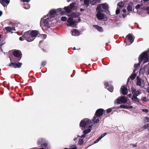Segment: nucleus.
<instances>
[{
	"instance_id": "obj_26",
	"label": "nucleus",
	"mask_w": 149,
	"mask_h": 149,
	"mask_svg": "<svg viewBox=\"0 0 149 149\" xmlns=\"http://www.w3.org/2000/svg\"><path fill=\"white\" fill-rule=\"evenodd\" d=\"M85 135H84L81 136L79 141V144L81 145L83 143L84 141L82 138L85 137Z\"/></svg>"
},
{
	"instance_id": "obj_31",
	"label": "nucleus",
	"mask_w": 149,
	"mask_h": 149,
	"mask_svg": "<svg viewBox=\"0 0 149 149\" xmlns=\"http://www.w3.org/2000/svg\"><path fill=\"white\" fill-rule=\"evenodd\" d=\"M146 68H142L140 70V72L143 73L144 72L146 71Z\"/></svg>"
},
{
	"instance_id": "obj_47",
	"label": "nucleus",
	"mask_w": 149,
	"mask_h": 149,
	"mask_svg": "<svg viewBox=\"0 0 149 149\" xmlns=\"http://www.w3.org/2000/svg\"><path fill=\"white\" fill-rule=\"evenodd\" d=\"M41 36L42 37H43L44 38H46V36L45 35V34H42V35Z\"/></svg>"
},
{
	"instance_id": "obj_56",
	"label": "nucleus",
	"mask_w": 149,
	"mask_h": 149,
	"mask_svg": "<svg viewBox=\"0 0 149 149\" xmlns=\"http://www.w3.org/2000/svg\"><path fill=\"white\" fill-rule=\"evenodd\" d=\"M122 15L124 17H125L126 16L125 14H123Z\"/></svg>"
},
{
	"instance_id": "obj_42",
	"label": "nucleus",
	"mask_w": 149,
	"mask_h": 149,
	"mask_svg": "<svg viewBox=\"0 0 149 149\" xmlns=\"http://www.w3.org/2000/svg\"><path fill=\"white\" fill-rule=\"evenodd\" d=\"M120 108H126L127 109V106L124 105H121L120 106Z\"/></svg>"
},
{
	"instance_id": "obj_20",
	"label": "nucleus",
	"mask_w": 149,
	"mask_h": 149,
	"mask_svg": "<svg viewBox=\"0 0 149 149\" xmlns=\"http://www.w3.org/2000/svg\"><path fill=\"white\" fill-rule=\"evenodd\" d=\"M72 35L73 36H78L79 34V31L76 29H74L72 30L71 31Z\"/></svg>"
},
{
	"instance_id": "obj_53",
	"label": "nucleus",
	"mask_w": 149,
	"mask_h": 149,
	"mask_svg": "<svg viewBox=\"0 0 149 149\" xmlns=\"http://www.w3.org/2000/svg\"><path fill=\"white\" fill-rule=\"evenodd\" d=\"M2 14V12L0 11V16H1Z\"/></svg>"
},
{
	"instance_id": "obj_11",
	"label": "nucleus",
	"mask_w": 149,
	"mask_h": 149,
	"mask_svg": "<svg viewBox=\"0 0 149 149\" xmlns=\"http://www.w3.org/2000/svg\"><path fill=\"white\" fill-rule=\"evenodd\" d=\"M126 38L127 40H128L130 42L128 43V45L131 44L133 42L134 37L131 34H129L127 36Z\"/></svg>"
},
{
	"instance_id": "obj_58",
	"label": "nucleus",
	"mask_w": 149,
	"mask_h": 149,
	"mask_svg": "<svg viewBox=\"0 0 149 149\" xmlns=\"http://www.w3.org/2000/svg\"><path fill=\"white\" fill-rule=\"evenodd\" d=\"M146 97H144L143 98V100H144V101H145L146 100Z\"/></svg>"
},
{
	"instance_id": "obj_24",
	"label": "nucleus",
	"mask_w": 149,
	"mask_h": 149,
	"mask_svg": "<svg viewBox=\"0 0 149 149\" xmlns=\"http://www.w3.org/2000/svg\"><path fill=\"white\" fill-rule=\"evenodd\" d=\"M98 117L95 115L93 119V121L94 123H97L99 122V118Z\"/></svg>"
},
{
	"instance_id": "obj_23",
	"label": "nucleus",
	"mask_w": 149,
	"mask_h": 149,
	"mask_svg": "<svg viewBox=\"0 0 149 149\" xmlns=\"http://www.w3.org/2000/svg\"><path fill=\"white\" fill-rule=\"evenodd\" d=\"M132 99L136 103H138L139 102V99L136 96L133 95L132 98Z\"/></svg>"
},
{
	"instance_id": "obj_30",
	"label": "nucleus",
	"mask_w": 149,
	"mask_h": 149,
	"mask_svg": "<svg viewBox=\"0 0 149 149\" xmlns=\"http://www.w3.org/2000/svg\"><path fill=\"white\" fill-rule=\"evenodd\" d=\"M84 5L88 6L89 4V0H84Z\"/></svg>"
},
{
	"instance_id": "obj_49",
	"label": "nucleus",
	"mask_w": 149,
	"mask_h": 149,
	"mask_svg": "<svg viewBox=\"0 0 149 149\" xmlns=\"http://www.w3.org/2000/svg\"><path fill=\"white\" fill-rule=\"evenodd\" d=\"M132 108H133V107L132 106L127 107V109H132Z\"/></svg>"
},
{
	"instance_id": "obj_41",
	"label": "nucleus",
	"mask_w": 149,
	"mask_h": 149,
	"mask_svg": "<svg viewBox=\"0 0 149 149\" xmlns=\"http://www.w3.org/2000/svg\"><path fill=\"white\" fill-rule=\"evenodd\" d=\"M120 9H118V8H117V9L116 11V14H118L120 13Z\"/></svg>"
},
{
	"instance_id": "obj_2",
	"label": "nucleus",
	"mask_w": 149,
	"mask_h": 149,
	"mask_svg": "<svg viewBox=\"0 0 149 149\" xmlns=\"http://www.w3.org/2000/svg\"><path fill=\"white\" fill-rule=\"evenodd\" d=\"M77 6L75 3L71 4L68 7H65L64 9L61 8H58V10L61 12V14L65 15L66 13H69L72 10H75L77 9Z\"/></svg>"
},
{
	"instance_id": "obj_40",
	"label": "nucleus",
	"mask_w": 149,
	"mask_h": 149,
	"mask_svg": "<svg viewBox=\"0 0 149 149\" xmlns=\"http://www.w3.org/2000/svg\"><path fill=\"white\" fill-rule=\"evenodd\" d=\"M24 38L25 37H24V35L22 37H21L19 38V40L21 41H23L24 40Z\"/></svg>"
},
{
	"instance_id": "obj_36",
	"label": "nucleus",
	"mask_w": 149,
	"mask_h": 149,
	"mask_svg": "<svg viewBox=\"0 0 149 149\" xmlns=\"http://www.w3.org/2000/svg\"><path fill=\"white\" fill-rule=\"evenodd\" d=\"M106 133H104L102 134L101 136L99 137L101 139L103 137L105 136L106 135Z\"/></svg>"
},
{
	"instance_id": "obj_35",
	"label": "nucleus",
	"mask_w": 149,
	"mask_h": 149,
	"mask_svg": "<svg viewBox=\"0 0 149 149\" xmlns=\"http://www.w3.org/2000/svg\"><path fill=\"white\" fill-rule=\"evenodd\" d=\"M44 141V140L43 139H41L39 140V141H38V143H39L41 144V143L43 142Z\"/></svg>"
},
{
	"instance_id": "obj_54",
	"label": "nucleus",
	"mask_w": 149,
	"mask_h": 149,
	"mask_svg": "<svg viewBox=\"0 0 149 149\" xmlns=\"http://www.w3.org/2000/svg\"><path fill=\"white\" fill-rule=\"evenodd\" d=\"M126 9H123V13H125L126 12Z\"/></svg>"
},
{
	"instance_id": "obj_18",
	"label": "nucleus",
	"mask_w": 149,
	"mask_h": 149,
	"mask_svg": "<svg viewBox=\"0 0 149 149\" xmlns=\"http://www.w3.org/2000/svg\"><path fill=\"white\" fill-rule=\"evenodd\" d=\"M99 6L101 7V9L103 11V10H106L108 8V5L106 3H105L102 4H100Z\"/></svg>"
},
{
	"instance_id": "obj_22",
	"label": "nucleus",
	"mask_w": 149,
	"mask_h": 149,
	"mask_svg": "<svg viewBox=\"0 0 149 149\" xmlns=\"http://www.w3.org/2000/svg\"><path fill=\"white\" fill-rule=\"evenodd\" d=\"M93 27L97 29L99 31L102 32L103 31L102 28L97 25H93Z\"/></svg>"
},
{
	"instance_id": "obj_3",
	"label": "nucleus",
	"mask_w": 149,
	"mask_h": 149,
	"mask_svg": "<svg viewBox=\"0 0 149 149\" xmlns=\"http://www.w3.org/2000/svg\"><path fill=\"white\" fill-rule=\"evenodd\" d=\"M149 60V56L148 55V53L146 51L141 54L139 58V62L138 64H135L134 67L135 68L139 66L140 63L142 61H143V63H145L148 61Z\"/></svg>"
},
{
	"instance_id": "obj_1",
	"label": "nucleus",
	"mask_w": 149,
	"mask_h": 149,
	"mask_svg": "<svg viewBox=\"0 0 149 149\" xmlns=\"http://www.w3.org/2000/svg\"><path fill=\"white\" fill-rule=\"evenodd\" d=\"M38 32L37 31H33L31 32L25 33L24 34V37L29 42L33 41L38 35Z\"/></svg>"
},
{
	"instance_id": "obj_8",
	"label": "nucleus",
	"mask_w": 149,
	"mask_h": 149,
	"mask_svg": "<svg viewBox=\"0 0 149 149\" xmlns=\"http://www.w3.org/2000/svg\"><path fill=\"white\" fill-rule=\"evenodd\" d=\"M76 22L73 20L72 18L70 17L67 20V25L68 26L74 27L75 26Z\"/></svg>"
},
{
	"instance_id": "obj_39",
	"label": "nucleus",
	"mask_w": 149,
	"mask_h": 149,
	"mask_svg": "<svg viewBox=\"0 0 149 149\" xmlns=\"http://www.w3.org/2000/svg\"><path fill=\"white\" fill-rule=\"evenodd\" d=\"M101 139L99 137L94 142L95 143H96L99 142V141Z\"/></svg>"
},
{
	"instance_id": "obj_60",
	"label": "nucleus",
	"mask_w": 149,
	"mask_h": 149,
	"mask_svg": "<svg viewBox=\"0 0 149 149\" xmlns=\"http://www.w3.org/2000/svg\"><path fill=\"white\" fill-rule=\"evenodd\" d=\"M147 90L148 91V92L149 93V88H148Z\"/></svg>"
},
{
	"instance_id": "obj_48",
	"label": "nucleus",
	"mask_w": 149,
	"mask_h": 149,
	"mask_svg": "<svg viewBox=\"0 0 149 149\" xmlns=\"http://www.w3.org/2000/svg\"><path fill=\"white\" fill-rule=\"evenodd\" d=\"M146 10L148 11V13L149 14V8L147 7L146 8Z\"/></svg>"
},
{
	"instance_id": "obj_14",
	"label": "nucleus",
	"mask_w": 149,
	"mask_h": 149,
	"mask_svg": "<svg viewBox=\"0 0 149 149\" xmlns=\"http://www.w3.org/2000/svg\"><path fill=\"white\" fill-rule=\"evenodd\" d=\"M58 9L57 10H56L54 9L52 10L50 12V17H54L56 14L57 11H59V10H58Z\"/></svg>"
},
{
	"instance_id": "obj_57",
	"label": "nucleus",
	"mask_w": 149,
	"mask_h": 149,
	"mask_svg": "<svg viewBox=\"0 0 149 149\" xmlns=\"http://www.w3.org/2000/svg\"><path fill=\"white\" fill-rule=\"evenodd\" d=\"M45 62H43V63H42V65H45Z\"/></svg>"
},
{
	"instance_id": "obj_34",
	"label": "nucleus",
	"mask_w": 149,
	"mask_h": 149,
	"mask_svg": "<svg viewBox=\"0 0 149 149\" xmlns=\"http://www.w3.org/2000/svg\"><path fill=\"white\" fill-rule=\"evenodd\" d=\"M141 110L142 111L145 112V113H148V111H149L148 109H142Z\"/></svg>"
},
{
	"instance_id": "obj_43",
	"label": "nucleus",
	"mask_w": 149,
	"mask_h": 149,
	"mask_svg": "<svg viewBox=\"0 0 149 149\" xmlns=\"http://www.w3.org/2000/svg\"><path fill=\"white\" fill-rule=\"evenodd\" d=\"M112 111V109L111 108L107 110V113L110 112Z\"/></svg>"
},
{
	"instance_id": "obj_37",
	"label": "nucleus",
	"mask_w": 149,
	"mask_h": 149,
	"mask_svg": "<svg viewBox=\"0 0 149 149\" xmlns=\"http://www.w3.org/2000/svg\"><path fill=\"white\" fill-rule=\"evenodd\" d=\"M149 121V118L148 117H146L144 119V122H148Z\"/></svg>"
},
{
	"instance_id": "obj_12",
	"label": "nucleus",
	"mask_w": 149,
	"mask_h": 149,
	"mask_svg": "<svg viewBox=\"0 0 149 149\" xmlns=\"http://www.w3.org/2000/svg\"><path fill=\"white\" fill-rule=\"evenodd\" d=\"M80 14L79 13H72L70 14H68L67 15L71 18H76L79 17Z\"/></svg>"
},
{
	"instance_id": "obj_6",
	"label": "nucleus",
	"mask_w": 149,
	"mask_h": 149,
	"mask_svg": "<svg viewBox=\"0 0 149 149\" xmlns=\"http://www.w3.org/2000/svg\"><path fill=\"white\" fill-rule=\"evenodd\" d=\"M50 18L48 16L45 17L43 20L41 19L40 22V25L42 26L43 22L44 23V25L45 26H48L49 22L51 21Z\"/></svg>"
},
{
	"instance_id": "obj_21",
	"label": "nucleus",
	"mask_w": 149,
	"mask_h": 149,
	"mask_svg": "<svg viewBox=\"0 0 149 149\" xmlns=\"http://www.w3.org/2000/svg\"><path fill=\"white\" fill-rule=\"evenodd\" d=\"M4 29L6 30L7 31V33H8L11 32L12 30L15 31V28L14 27H7L4 28Z\"/></svg>"
},
{
	"instance_id": "obj_28",
	"label": "nucleus",
	"mask_w": 149,
	"mask_h": 149,
	"mask_svg": "<svg viewBox=\"0 0 149 149\" xmlns=\"http://www.w3.org/2000/svg\"><path fill=\"white\" fill-rule=\"evenodd\" d=\"M88 128L86 130L83 131V132L85 134L88 133L91 131V130L90 128Z\"/></svg>"
},
{
	"instance_id": "obj_61",
	"label": "nucleus",
	"mask_w": 149,
	"mask_h": 149,
	"mask_svg": "<svg viewBox=\"0 0 149 149\" xmlns=\"http://www.w3.org/2000/svg\"><path fill=\"white\" fill-rule=\"evenodd\" d=\"M73 49L74 50H75L76 49V48L75 47H74L73 48Z\"/></svg>"
},
{
	"instance_id": "obj_29",
	"label": "nucleus",
	"mask_w": 149,
	"mask_h": 149,
	"mask_svg": "<svg viewBox=\"0 0 149 149\" xmlns=\"http://www.w3.org/2000/svg\"><path fill=\"white\" fill-rule=\"evenodd\" d=\"M124 3L122 2H120L118 3V6L120 7H122L124 5Z\"/></svg>"
},
{
	"instance_id": "obj_13",
	"label": "nucleus",
	"mask_w": 149,
	"mask_h": 149,
	"mask_svg": "<svg viewBox=\"0 0 149 149\" xmlns=\"http://www.w3.org/2000/svg\"><path fill=\"white\" fill-rule=\"evenodd\" d=\"M132 91L133 94V95L136 96H137L141 93V91L140 90H138L136 91V90L134 89L133 88H132Z\"/></svg>"
},
{
	"instance_id": "obj_55",
	"label": "nucleus",
	"mask_w": 149,
	"mask_h": 149,
	"mask_svg": "<svg viewBox=\"0 0 149 149\" xmlns=\"http://www.w3.org/2000/svg\"><path fill=\"white\" fill-rule=\"evenodd\" d=\"M84 10L82 8H81L80 9V10L81 11H84Z\"/></svg>"
},
{
	"instance_id": "obj_25",
	"label": "nucleus",
	"mask_w": 149,
	"mask_h": 149,
	"mask_svg": "<svg viewBox=\"0 0 149 149\" xmlns=\"http://www.w3.org/2000/svg\"><path fill=\"white\" fill-rule=\"evenodd\" d=\"M136 76V74L135 73H133L128 79L127 82L129 81L130 79L132 80L134 79Z\"/></svg>"
},
{
	"instance_id": "obj_62",
	"label": "nucleus",
	"mask_w": 149,
	"mask_h": 149,
	"mask_svg": "<svg viewBox=\"0 0 149 149\" xmlns=\"http://www.w3.org/2000/svg\"><path fill=\"white\" fill-rule=\"evenodd\" d=\"M135 71H136V69H134V72H135Z\"/></svg>"
},
{
	"instance_id": "obj_52",
	"label": "nucleus",
	"mask_w": 149,
	"mask_h": 149,
	"mask_svg": "<svg viewBox=\"0 0 149 149\" xmlns=\"http://www.w3.org/2000/svg\"><path fill=\"white\" fill-rule=\"evenodd\" d=\"M128 96L129 98H130L132 96V94H130L128 95Z\"/></svg>"
},
{
	"instance_id": "obj_44",
	"label": "nucleus",
	"mask_w": 149,
	"mask_h": 149,
	"mask_svg": "<svg viewBox=\"0 0 149 149\" xmlns=\"http://www.w3.org/2000/svg\"><path fill=\"white\" fill-rule=\"evenodd\" d=\"M77 148V147L75 145H74L70 149H76Z\"/></svg>"
},
{
	"instance_id": "obj_19",
	"label": "nucleus",
	"mask_w": 149,
	"mask_h": 149,
	"mask_svg": "<svg viewBox=\"0 0 149 149\" xmlns=\"http://www.w3.org/2000/svg\"><path fill=\"white\" fill-rule=\"evenodd\" d=\"M1 4L4 6H7L9 3V0H0Z\"/></svg>"
},
{
	"instance_id": "obj_4",
	"label": "nucleus",
	"mask_w": 149,
	"mask_h": 149,
	"mask_svg": "<svg viewBox=\"0 0 149 149\" xmlns=\"http://www.w3.org/2000/svg\"><path fill=\"white\" fill-rule=\"evenodd\" d=\"M80 125L82 128H91L93 124L88 119L85 118L81 121Z\"/></svg>"
},
{
	"instance_id": "obj_59",
	"label": "nucleus",
	"mask_w": 149,
	"mask_h": 149,
	"mask_svg": "<svg viewBox=\"0 0 149 149\" xmlns=\"http://www.w3.org/2000/svg\"><path fill=\"white\" fill-rule=\"evenodd\" d=\"M78 19H79V21H80V20H81V19H80V18L79 17V18H78Z\"/></svg>"
},
{
	"instance_id": "obj_9",
	"label": "nucleus",
	"mask_w": 149,
	"mask_h": 149,
	"mask_svg": "<svg viewBox=\"0 0 149 149\" xmlns=\"http://www.w3.org/2000/svg\"><path fill=\"white\" fill-rule=\"evenodd\" d=\"M137 85L143 87L144 86V81L143 79H140L138 77H137L136 78Z\"/></svg>"
},
{
	"instance_id": "obj_15",
	"label": "nucleus",
	"mask_w": 149,
	"mask_h": 149,
	"mask_svg": "<svg viewBox=\"0 0 149 149\" xmlns=\"http://www.w3.org/2000/svg\"><path fill=\"white\" fill-rule=\"evenodd\" d=\"M103 109H99L96 111L95 115L97 116L100 117L102 116L103 114Z\"/></svg>"
},
{
	"instance_id": "obj_51",
	"label": "nucleus",
	"mask_w": 149,
	"mask_h": 149,
	"mask_svg": "<svg viewBox=\"0 0 149 149\" xmlns=\"http://www.w3.org/2000/svg\"><path fill=\"white\" fill-rule=\"evenodd\" d=\"M105 85L106 86V87H107L108 86V83L107 82H106L105 83Z\"/></svg>"
},
{
	"instance_id": "obj_16",
	"label": "nucleus",
	"mask_w": 149,
	"mask_h": 149,
	"mask_svg": "<svg viewBox=\"0 0 149 149\" xmlns=\"http://www.w3.org/2000/svg\"><path fill=\"white\" fill-rule=\"evenodd\" d=\"M13 54L17 57H19L21 56V53L19 50H16L13 52Z\"/></svg>"
},
{
	"instance_id": "obj_5",
	"label": "nucleus",
	"mask_w": 149,
	"mask_h": 149,
	"mask_svg": "<svg viewBox=\"0 0 149 149\" xmlns=\"http://www.w3.org/2000/svg\"><path fill=\"white\" fill-rule=\"evenodd\" d=\"M97 13L96 14V16L97 19L99 20L102 19L104 17V15L102 12V10L101 9V7L98 6L96 8Z\"/></svg>"
},
{
	"instance_id": "obj_27",
	"label": "nucleus",
	"mask_w": 149,
	"mask_h": 149,
	"mask_svg": "<svg viewBox=\"0 0 149 149\" xmlns=\"http://www.w3.org/2000/svg\"><path fill=\"white\" fill-rule=\"evenodd\" d=\"M132 4L130 5H129L128 6L127 8L128 11L129 12L132 11Z\"/></svg>"
},
{
	"instance_id": "obj_33",
	"label": "nucleus",
	"mask_w": 149,
	"mask_h": 149,
	"mask_svg": "<svg viewBox=\"0 0 149 149\" xmlns=\"http://www.w3.org/2000/svg\"><path fill=\"white\" fill-rule=\"evenodd\" d=\"M107 89L110 92H112L113 90V87L112 86H111L110 88H108Z\"/></svg>"
},
{
	"instance_id": "obj_45",
	"label": "nucleus",
	"mask_w": 149,
	"mask_h": 149,
	"mask_svg": "<svg viewBox=\"0 0 149 149\" xmlns=\"http://www.w3.org/2000/svg\"><path fill=\"white\" fill-rule=\"evenodd\" d=\"M140 5H137L136 6V9H138V8H139L140 7Z\"/></svg>"
},
{
	"instance_id": "obj_63",
	"label": "nucleus",
	"mask_w": 149,
	"mask_h": 149,
	"mask_svg": "<svg viewBox=\"0 0 149 149\" xmlns=\"http://www.w3.org/2000/svg\"><path fill=\"white\" fill-rule=\"evenodd\" d=\"M76 138H74V140L75 141H76Z\"/></svg>"
},
{
	"instance_id": "obj_10",
	"label": "nucleus",
	"mask_w": 149,
	"mask_h": 149,
	"mask_svg": "<svg viewBox=\"0 0 149 149\" xmlns=\"http://www.w3.org/2000/svg\"><path fill=\"white\" fill-rule=\"evenodd\" d=\"M22 64L19 62L17 63H11L9 65V66L15 68H20Z\"/></svg>"
},
{
	"instance_id": "obj_7",
	"label": "nucleus",
	"mask_w": 149,
	"mask_h": 149,
	"mask_svg": "<svg viewBox=\"0 0 149 149\" xmlns=\"http://www.w3.org/2000/svg\"><path fill=\"white\" fill-rule=\"evenodd\" d=\"M127 101V99L123 96L118 97L115 101V103L116 104H118L120 103H125Z\"/></svg>"
},
{
	"instance_id": "obj_17",
	"label": "nucleus",
	"mask_w": 149,
	"mask_h": 149,
	"mask_svg": "<svg viewBox=\"0 0 149 149\" xmlns=\"http://www.w3.org/2000/svg\"><path fill=\"white\" fill-rule=\"evenodd\" d=\"M121 92L123 95H125L128 93V91L126 87L125 86H122L121 88Z\"/></svg>"
},
{
	"instance_id": "obj_32",
	"label": "nucleus",
	"mask_w": 149,
	"mask_h": 149,
	"mask_svg": "<svg viewBox=\"0 0 149 149\" xmlns=\"http://www.w3.org/2000/svg\"><path fill=\"white\" fill-rule=\"evenodd\" d=\"M67 19V18L65 17H63L61 18V20L63 21H65Z\"/></svg>"
},
{
	"instance_id": "obj_46",
	"label": "nucleus",
	"mask_w": 149,
	"mask_h": 149,
	"mask_svg": "<svg viewBox=\"0 0 149 149\" xmlns=\"http://www.w3.org/2000/svg\"><path fill=\"white\" fill-rule=\"evenodd\" d=\"M21 1L23 2H29L30 1V0H21Z\"/></svg>"
},
{
	"instance_id": "obj_38",
	"label": "nucleus",
	"mask_w": 149,
	"mask_h": 149,
	"mask_svg": "<svg viewBox=\"0 0 149 149\" xmlns=\"http://www.w3.org/2000/svg\"><path fill=\"white\" fill-rule=\"evenodd\" d=\"M143 128L145 129H148L149 128V125L147 124L144 125L143 126Z\"/></svg>"
},
{
	"instance_id": "obj_64",
	"label": "nucleus",
	"mask_w": 149,
	"mask_h": 149,
	"mask_svg": "<svg viewBox=\"0 0 149 149\" xmlns=\"http://www.w3.org/2000/svg\"><path fill=\"white\" fill-rule=\"evenodd\" d=\"M148 74L149 75V72H148Z\"/></svg>"
},
{
	"instance_id": "obj_50",
	"label": "nucleus",
	"mask_w": 149,
	"mask_h": 149,
	"mask_svg": "<svg viewBox=\"0 0 149 149\" xmlns=\"http://www.w3.org/2000/svg\"><path fill=\"white\" fill-rule=\"evenodd\" d=\"M95 3V1H93V2H92L91 1V4L93 5H94Z\"/></svg>"
}]
</instances>
